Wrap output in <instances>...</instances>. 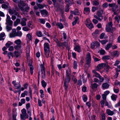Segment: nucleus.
I'll return each instance as SVG.
<instances>
[{"mask_svg":"<svg viewBox=\"0 0 120 120\" xmlns=\"http://www.w3.org/2000/svg\"><path fill=\"white\" fill-rule=\"evenodd\" d=\"M41 14L42 17H45L48 15V12L46 10H43L41 11Z\"/></svg>","mask_w":120,"mask_h":120,"instance_id":"nucleus-8","label":"nucleus"},{"mask_svg":"<svg viewBox=\"0 0 120 120\" xmlns=\"http://www.w3.org/2000/svg\"><path fill=\"white\" fill-rule=\"evenodd\" d=\"M82 98L84 102H86L88 99L87 97V95L85 94H84L82 95Z\"/></svg>","mask_w":120,"mask_h":120,"instance_id":"nucleus-28","label":"nucleus"},{"mask_svg":"<svg viewBox=\"0 0 120 120\" xmlns=\"http://www.w3.org/2000/svg\"><path fill=\"white\" fill-rule=\"evenodd\" d=\"M14 48L15 49L20 51V52H22L23 50V48L21 45H15L14 46Z\"/></svg>","mask_w":120,"mask_h":120,"instance_id":"nucleus-7","label":"nucleus"},{"mask_svg":"<svg viewBox=\"0 0 120 120\" xmlns=\"http://www.w3.org/2000/svg\"><path fill=\"white\" fill-rule=\"evenodd\" d=\"M86 60V63L85 66V67L88 68L90 65V63L91 60V56L90 53H88L87 54Z\"/></svg>","mask_w":120,"mask_h":120,"instance_id":"nucleus-4","label":"nucleus"},{"mask_svg":"<svg viewBox=\"0 0 120 120\" xmlns=\"http://www.w3.org/2000/svg\"><path fill=\"white\" fill-rule=\"evenodd\" d=\"M44 5H43L40 4H38L37 5L38 7L40 9H42L44 7Z\"/></svg>","mask_w":120,"mask_h":120,"instance_id":"nucleus-62","label":"nucleus"},{"mask_svg":"<svg viewBox=\"0 0 120 120\" xmlns=\"http://www.w3.org/2000/svg\"><path fill=\"white\" fill-rule=\"evenodd\" d=\"M45 52V54L47 58H48L49 56V50H44Z\"/></svg>","mask_w":120,"mask_h":120,"instance_id":"nucleus-29","label":"nucleus"},{"mask_svg":"<svg viewBox=\"0 0 120 120\" xmlns=\"http://www.w3.org/2000/svg\"><path fill=\"white\" fill-rule=\"evenodd\" d=\"M11 26H10L9 25H7L6 29L7 30V31H9L11 30Z\"/></svg>","mask_w":120,"mask_h":120,"instance_id":"nucleus-50","label":"nucleus"},{"mask_svg":"<svg viewBox=\"0 0 120 120\" xmlns=\"http://www.w3.org/2000/svg\"><path fill=\"white\" fill-rule=\"evenodd\" d=\"M68 83H64V87L65 89L66 90H67L68 89Z\"/></svg>","mask_w":120,"mask_h":120,"instance_id":"nucleus-54","label":"nucleus"},{"mask_svg":"<svg viewBox=\"0 0 120 120\" xmlns=\"http://www.w3.org/2000/svg\"><path fill=\"white\" fill-rule=\"evenodd\" d=\"M106 112L108 115L112 116L113 114V112L109 109H107L106 110Z\"/></svg>","mask_w":120,"mask_h":120,"instance_id":"nucleus-26","label":"nucleus"},{"mask_svg":"<svg viewBox=\"0 0 120 120\" xmlns=\"http://www.w3.org/2000/svg\"><path fill=\"white\" fill-rule=\"evenodd\" d=\"M112 22L110 21L106 25L105 30L108 32H110L112 33L113 32V29L112 27Z\"/></svg>","mask_w":120,"mask_h":120,"instance_id":"nucleus-3","label":"nucleus"},{"mask_svg":"<svg viewBox=\"0 0 120 120\" xmlns=\"http://www.w3.org/2000/svg\"><path fill=\"white\" fill-rule=\"evenodd\" d=\"M45 64L44 62H43L42 64H41L40 66V68L41 71H45Z\"/></svg>","mask_w":120,"mask_h":120,"instance_id":"nucleus-17","label":"nucleus"},{"mask_svg":"<svg viewBox=\"0 0 120 120\" xmlns=\"http://www.w3.org/2000/svg\"><path fill=\"white\" fill-rule=\"evenodd\" d=\"M41 85L42 86L45 88L46 86V83L44 80H42L41 82Z\"/></svg>","mask_w":120,"mask_h":120,"instance_id":"nucleus-41","label":"nucleus"},{"mask_svg":"<svg viewBox=\"0 0 120 120\" xmlns=\"http://www.w3.org/2000/svg\"><path fill=\"white\" fill-rule=\"evenodd\" d=\"M71 12L72 14H73L74 15H78L79 14L77 9L75 10L74 11H71Z\"/></svg>","mask_w":120,"mask_h":120,"instance_id":"nucleus-25","label":"nucleus"},{"mask_svg":"<svg viewBox=\"0 0 120 120\" xmlns=\"http://www.w3.org/2000/svg\"><path fill=\"white\" fill-rule=\"evenodd\" d=\"M41 72V74L42 78L43 79H44L46 75L45 71H42Z\"/></svg>","mask_w":120,"mask_h":120,"instance_id":"nucleus-39","label":"nucleus"},{"mask_svg":"<svg viewBox=\"0 0 120 120\" xmlns=\"http://www.w3.org/2000/svg\"><path fill=\"white\" fill-rule=\"evenodd\" d=\"M14 43L17 45H20L21 43V41L19 39H18L15 40Z\"/></svg>","mask_w":120,"mask_h":120,"instance_id":"nucleus-33","label":"nucleus"},{"mask_svg":"<svg viewBox=\"0 0 120 120\" xmlns=\"http://www.w3.org/2000/svg\"><path fill=\"white\" fill-rule=\"evenodd\" d=\"M10 38L14 37L16 36V30L15 29H13L12 32L10 34Z\"/></svg>","mask_w":120,"mask_h":120,"instance_id":"nucleus-11","label":"nucleus"},{"mask_svg":"<svg viewBox=\"0 0 120 120\" xmlns=\"http://www.w3.org/2000/svg\"><path fill=\"white\" fill-rule=\"evenodd\" d=\"M25 6V4L23 2H21L20 4H19V6L22 11H25L27 12L29 11L30 10V7L28 6H27L25 9L23 7Z\"/></svg>","mask_w":120,"mask_h":120,"instance_id":"nucleus-2","label":"nucleus"},{"mask_svg":"<svg viewBox=\"0 0 120 120\" xmlns=\"http://www.w3.org/2000/svg\"><path fill=\"white\" fill-rule=\"evenodd\" d=\"M7 56L9 59H10L11 58V56H12V57H13V54L11 52H9L7 54Z\"/></svg>","mask_w":120,"mask_h":120,"instance_id":"nucleus-51","label":"nucleus"},{"mask_svg":"<svg viewBox=\"0 0 120 120\" xmlns=\"http://www.w3.org/2000/svg\"><path fill=\"white\" fill-rule=\"evenodd\" d=\"M56 25L57 26V27L60 29H63L64 27V26L63 24L60 22H58L56 24Z\"/></svg>","mask_w":120,"mask_h":120,"instance_id":"nucleus-20","label":"nucleus"},{"mask_svg":"<svg viewBox=\"0 0 120 120\" xmlns=\"http://www.w3.org/2000/svg\"><path fill=\"white\" fill-rule=\"evenodd\" d=\"M105 104L106 106H108L109 108H110L111 107V104L109 103L107 101H105Z\"/></svg>","mask_w":120,"mask_h":120,"instance_id":"nucleus-57","label":"nucleus"},{"mask_svg":"<svg viewBox=\"0 0 120 120\" xmlns=\"http://www.w3.org/2000/svg\"><path fill=\"white\" fill-rule=\"evenodd\" d=\"M9 6V4H2L1 5V7L3 8H6Z\"/></svg>","mask_w":120,"mask_h":120,"instance_id":"nucleus-38","label":"nucleus"},{"mask_svg":"<svg viewBox=\"0 0 120 120\" xmlns=\"http://www.w3.org/2000/svg\"><path fill=\"white\" fill-rule=\"evenodd\" d=\"M110 68V66L107 65L106 66L105 68V70L106 72H108L109 71V69Z\"/></svg>","mask_w":120,"mask_h":120,"instance_id":"nucleus-55","label":"nucleus"},{"mask_svg":"<svg viewBox=\"0 0 120 120\" xmlns=\"http://www.w3.org/2000/svg\"><path fill=\"white\" fill-rule=\"evenodd\" d=\"M22 52H20L19 51H15L14 52V54L15 55V56L16 57H18L22 53Z\"/></svg>","mask_w":120,"mask_h":120,"instance_id":"nucleus-21","label":"nucleus"},{"mask_svg":"<svg viewBox=\"0 0 120 120\" xmlns=\"http://www.w3.org/2000/svg\"><path fill=\"white\" fill-rule=\"evenodd\" d=\"M44 50H49L50 46L49 44L47 43H45L44 45Z\"/></svg>","mask_w":120,"mask_h":120,"instance_id":"nucleus-13","label":"nucleus"},{"mask_svg":"<svg viewBox=\"0 0 120 120\" xmlns=\"http://www.w3.org/2000/svg\"><path fill=\"white\" fill-rule=\"evenodd\" d=\"M14 86L15 87V89H18L21 87V85L20 84V83L19 82L18 85L17 84Z\"/></svg>","mask_w":120,"mask_h":120,"instance_id":"nucleus-46","label":"nucleus"},{"mask_svg":"<svg viewBox=\"0 0 120 120\" xmlns=\"http://www.w3.org/2000/svg\"><path fill=\"white\" fill-rule=\"evenodd\" d=\"M102 120H105V116L104 113H102L101 115Z\"/></svg>","mask_w":120,"mask_h":120,"instance_id":"nucleus-64","label":"nucleus"},{"mask_svg":"<svg viewBox=\"0 0 120 120\" xmlns=\"http://www.w3.org/2000/svg\"><path fill=\"white\" fill-rule=\"evenodd\" d=\"M9 13L10 14L12 15L15 14V11L13 10L10 9L9 10Z\"/></svg>","mask_w":120,"mask_h":120,"instance_id":"nucleus-61","label":"nucleus"},{"mask_svg":"<svg viewBox=\"0 0 120 120\" xmlns=\"http://www.w3.org/2000/svg\"><path fill=\"white\" fill-rule=\"evenodd\" d=\"M103 10H99L98 12V16L95 15L94 16V17L98 20L101 21L103 18V17L102 15V14L103 13Z\"/></svg>","mask_w":120,"mask_h":120,"instance_id":"nucleus-1","label":"nucleus"},{"mask_svg":"<svg viewBox=\"0 0 120 120\" xmlns=\"http://www.w3.org/2000/svg\"><path fill=\"white\" fill-rule=\"evenodd\" d=\"M71 76L67 75L65 77L64 83H68L69 82L71 79Z\"/></svg>","mask_w":120,"mask_h":120,"instance_id":"nucleus-12","label":"nucleus"},{"mask_svg":"<svg viewBox=\"0 0 120 120\" xmlns=\"http://www.w3.org/2000/svg\"><path fill=\"white\" fill-rule=\"evenodd\" d=\"M112 46V45L111 44H108L105 46V49L106 50H108Z\"/></svg>","mask_w":120,"mask_h":120,"instance_id":"nucleus-31","label":"nucleus"},{"mask_svg":"<svg viewBox=\"0 0 120 120\" xmlns=\"http://www.w3.org/2000/svg\"><path fill=\"white\" fill-rule=\"evenodd\" d=\"M12 44H13V43H12V42L11 41H8L6 44L5 45L8 48L10 45Z\"/></svg>","mask_w":120,"mask_h":120,"instance_id":"nucleus-43","label":"nucleus"},{"mask_svg":"<svg viewBox=\"0 0 120 120\" xmlns=\"http://www.w3.org/2000/svg\"><path fill=\"white\" fill-rule=\"evenodd\" d=\"M105 51L102 49H101L100 50V54L101 55H102L104 54L105 53Z\"/></svg>","mask_w":120,"mask_h":120,"instance_id":"nucleus-56","label":"nucleus"},{"mask_svg":"<svg viewBox=\"0 0 120 120\" xmlns=\"http://www.w3.org/2000/svg\"><path fill=\"white\" fill-rule=\"evenodd\" d=\"M22 35V33L21 31H19L16 33V36L21 37Z\"/></svg>","mask_w":120,"mask_h":120,"instance_id":"nucleus-44","label":"nucleus"},{"mask_svg":"<svg viewBox=\"0 0 120 120\" xmlns=\"http://www.w3.org/2000/svg\"><path fill=\"white\" fill-rule=\"evenodd\" d=\"M109 85L107 83H104L102 85V87L104 89H107L109 87Z\"/></svg>","mask_w":120,"mask_h":120,"instance_id":"nucleus-30","label":"nucleus"},{"mask_svg":"<svg viewBox=\"0 0 120 120\" xmlns=\"http://www.w3.org/2000/svg\"><path fill=\"white\" fill-rule=\"evenodd\" d=\"M77 67V61H75L73 62V68L75 69H76Z\"/></svg>","mask_w":120,"mask_h":120,"instance_id":"nucleus-47","label":"nucleus"},{"mask_svg":"<svg viewBox=\"0 0 120 120\" xmlns=\"http://www.w3.org/2000/svg\"><path fill=\"white\" fill-rule=\"evenodd\" d=\"M99 79L100 82H102L104 80V78L101 75L98 78Z\"/></svg>","mask_w":120,"mask_h":120,"instance_id":"nucleus-63","label":"nucleus"},{"mask_svg":"<svg viewBox=\"0 0 120 120\" xmlns=\"http://www.w3.org/2000/svg\"><path fill=\"white\" fill-rule=\"evenodd\" d=\"M112 55L113 56L116 57H117L118 56L119 52L117 51H114L112 53Z\"/></svg>","mask_w":120,"mask_h":120,"instance_id":"nucleus-34","label":"nucleus"},{"mask_svg":"<svg viewBox=\"0 0 120 120\" xmlns=\"http://www.w3.org/2000/svg\"><path fill=\"white\" fill-rule=\"evenodd\" d=\"M7 17L6 19V24L7 25H9L10 26H12L13 24V21L11 20V19L9 15H7Z\"/></svg>","mask_w":120,"mask_h":120,"instance_id":"nucleus-6","label":"nucleus"},{"mask_svg":"<svg viewBox=\"0 0 120 120\" xmlns=\"http://www.w3.org/2000/svg\"><path fill=\"white\" fill-rule=\"evenodd\" d=\"M72 79L74 83H75L77 81V79L76 78V77H75L74 76H72Z\"/></svg>","mask_w":120,"mask_h":120,"instance_id":"nucleus-53","label":"nucleus"},{"mask_svg":"<svg viewBox=\"0 0 120 120\" xmlns=\"http://www.w3.org/2000/svg\"><path fill=\"white\" fill-rule=\"evenodd\" d=\"M86 26L90 29H91L94 27L93 25L91 22L89 24L86 23Z\"/></svg>","mask_w":120,"mask_h":120,"instance_id":"nucleus-35","label":"nucleus"},{"mask_svg":"<svg viewBox=\"0 0 120 120\" xmlns=\"http://www.w3.org/2000/svg\"><path fill=\"white\" fill-rule=\"evenodd\" d=\"M37 35L38 37H41L42 36V33L41 31H39L37 32Z\"/></svg>","mask_w":120,"mask_h":120,"instance_id":"nucleus-48","label":"nucleus"},{"mask_svg":"<svg viewBox=\"0 0 120 120\" xmlns=\"http://www.w3.org/2000/svg\"><path fill=\"white\" fill-rule=\"evenodd\" d=\"M109 57L108 56H104L102 57V59L103 60H109Z\"/></svg>","mask_w":120,"mask_h":120,"instance_id":"nucleus-58","label":"nucleus"},{"mask_svg":"<svg viewBox=\"0 0 120 120\" xmlns=\"http://www.w3.org/2000/svg\"><path fill=\"white\" fill-rule=\"evenodd\" d=\"M66 5H71L72 3L70 0H65V1Z\"/></svg>","mask_w":120,"mask_h":120,"instance_id":"nucleus-42","label":"nucleus"},{"mask_svg":"<svg viewBox=\"0 0 120 120\" xmlns=\"http://www.w3.org/2000/svg\"><path fill=\"white\" fill-rule=\"evenodd\" d=\"M98 86L97 84L96 83H94L91 84V88L94 91H96Z\"/></svg>","mask_w":120,"mask_h":120,"instance_id":"nucleus-16","label":"nucleus"},{"mask_svg":"<svg viewBox=\"0 0 120 120\" xmlns=\"http://www.w3.org/2000/svg\"><path fill=\"white\" fill-rule=\"evenodd\" d=\"M90 12L89 8H85L84 9V13L86 14H88Z\"/></svg>","mask_w":120,"mask_h":120,"instance_id":"nucleus-19","label":"nucleus"},{"mask_svg":"<svg viewBox=\"0 0 120 120\" xmlns=\"http://www.w3.org/2000/svg\"><path fill=\"white\" fill-rule=\"evenodd\" d=\"M93 5L97 6L99 4V2L97 1L94 0L93 2Z\"/></svg>","mask_w":120,"mask_h":120,"instance_id":"nucleus-52","label":"nucleus"},{"mask_svg":"<svg viewBox=\"0 0 120 120\" xmlns=\"http://www.w3.org/2000/svg\"><path fill=\"white\" fill-rule=\"evenodd\" d=\"M105 64L102 63L99 64L97 66V68L98 69L100 70L105 67Z\"/></svg>","mask_w":120,"mask_h":120,"instance_id":"nucleus-15","label":"nucleus"},{"mask_svg":"<svg viewBox=\"0 0 120 120\" xmlns=\"http://www.w3.org/2000/svg\"><path fill=\"white\" fill-rule=\"evenodd\" d=\"M17 113L16 112H14L12 113V120H17L16 117L17 116Z\"/></svg>","mask_w":120,"mask_h":120,"instance_id":"nucleus-22","label":"nucleus"},{"mask_svg":"<svg viewBox=\"0 0 120 120\" xmlns=\"http://www.w3.org/2000/svg\"><path fill=\"white\" fill-rule=\"evenodd\" d=\"M20 20L19 19H17L16 21H15L14 23V26H17L18 24L20 22Z\"/></svg>","mask_w":120,"mask_h":120,"instance_id":"nucleus-36","label":"nucleus"},{"mask_svg":"<svg viewBox=\"0 0 120 120\" xmlns=\"http://www.w3.org/2000/svg\"><path fill=\"white\" fill-rule=\"evenodd\" d=\"M105 100H101V107L102 108L104 107V103H105Z\"/></svg>","mask_w":120,"mask_h":120,"instance_id":"nucleus-59","label":"nucleus"},{"mask_svg":"<svg viewBox=\"0 0 120 120\" xmlns=\"http://www.w3.org/2000/svg\"><path fill=\"white\" fill-rule=\"evenodd\" d=\"M71 71L70 68H68V69L66 71V75L71 76Z\"/></svg>","mask_w":120,"mask_h":120,"instance_id":"nucleus-24","label":"nucleus"},{"mask_svg":"<svg viewBox=\"0 0 120 120\" xmlns=\"http://www.w3.org/2000/svg\"><path fill=\"white\" fill-rule=\"evenodd\" d=\"M70 5H66V9L65 11L66 12H68L69 11V7Z\"/></svg>","mask_w":120,"mask_h":120,"instance_id":"nucleus-60","label":"nucleus"},{"mask_svg":"<svg viewBox=\"0 0 120 120\" xmlns=\"http://www.w3.org/2000/svg\"><path fill=\"white\" fill-rule=\"evenodd\" d=\"M22 113L20 114L21 119H27L28 118V115H27L26 111L23 108L21 110Z\"/></svg>","mask_w":120,"mask_h":120,"instance_id":"nucleus-5","label":"nucleus"},{"mask_svg":"<svg viewBox=\"0 0 120 120\" xmlns=\"http://www.w3.org/2000/svg\"><path fill=\"white\" fill-rule=\"evenodd\" d=\"M22 30L24 31H29L30 29L27 26L24 27L22 28Z\"/></svg>","mask_w":120,"mask_h":120,"instance_id":"nucleus-49","label":"nucleus"},{"mask_svg":"<svg viewBox=\"0 0 120 120\" xmlns=\"http://www.w3.org/2000/svg\"><path fill=\"white\" fill-rule=\"evenodd\" d=\"M109 7H112V9L116 8V5L115 3L109 4H108Z\"/></svg>","mask_w":120,"mask_h":120,"instance_id":"nucleus-32","label":"nucleus"},{"mask_svg":"<svg viewBox=\"0 0 120 120\" xmlns=\"http://www.w3.org/2000/svg\"><path fill=\"white\" fill-rule=\"evenodd\" d=\"M30 47L29 45H27L26 47V55L28 56H30L29 54L30 51Z\"/></svg>","mask_w":120,"mask_h":120,"instance_id":"nucleus-14","label":"nucleus"},{"mask_svg":"<svg viewBox=\"0 0 120 120\" xmlns=\"http://www.w3.org/2000/svg\"><path fill=\"white\" fill-rule=\"evenodd\" d=\"M33 69L34 68L33 66H32L30 65V72L31 75H32L33 73Z\"/></svg>","mask_w":120,"mask_h":120,"instance_id":"nucleus-40","label":"nucleus"},{"mask_svg":"<svg viewBox=\"0 0 120 120\" xmlns=\"http://www.w3.org/2000/svg\"><path fill=\"white\" fill-rule=\"evenodd\" d=\"M74 49L78 52H80L82 51L81 46L78 45H75Z\"/></svg>","mask_w":120,"mask_h":120,"instance_id":"nucleus-9","label":"nucleus"},{"mask_svg":"<svg viewBox=\"0 0 120 120\" xmlns=\"http://www.w3.org/2000/svg\"><path fill=\"white\" fill-rule=\"evenodd\" d=\"M99 34L98 31L96 30L92 34V35L94 37L96 38Z\"/></svg>","mask_w":120,"mask_h":120,"instance_id":"nucleus-18","label":"nucleus"},{"mask_svg":"<svg viewBox=\"0 0 120 120\" xmlns=\"http://www.w3.org/2000/svg\"><path fill=\"white\" fill-rule=\"evenodd\" d=\"M38 21L39 22L43 24H45V20L42 18L39 19Z\"/></svg>","mask_w":120,"mask_h":120,"instance_id":"nucleus-37","label":"nucleus"},{"mask_svg":"<svg viewBox=\"0 0 120 120\" xmlns=\"http://www.w3.org/2000/svg\"><path fill=\"white\" fill-rule=\"evenodd\" d=\"M117 96L114 94H112L111 96V98L112 100L113 101H115L116 100Z\"/></svg>","mask_w":120,"mask_h":120,"instance_id":"nucleus-27","label":"nucleus"},{"mask_svg":"<svg viewBox=\"0 0 120 120\" xmlns=\"http://www.w3.org/2000/svg\"><path fill=\"white\" fill-rule=\"evenodd\" d=\"M92 72L94 74V76L96 77H97L98 78L101 76L100 74L98 73L95 70H93L92 71Z\"/></svg>","mask_w":120,"mask_h":120,"instance_id":"nucleus-23","label":"nucleus"},{"mask_svg":"<svg viewBox=\"0 0 120 120\" xmlns=\"http://www.w3.org/2000/svg\"><path fill=\"white\" fill-rule=\"evenodd\" d=\"M39 91L41 94V97L42 98L44 97V91L42 90L41 89Z\"/></svg>","mask_w":120,"mask_h":120,"instance_id":"nucleus-45","label":"nucleus"},{"mask_svg":"<svg viewBox=\"0 0 120 120\" xmlns=\"http://www.w3.org/2000/svg\"><path fill=\"white\" fill-rule=\"evenodd\" d=\"M27 19L26 18H23L21 19L20 24L22 26H25L26 25V21Z\"/></svg>","mask_w":120,"mask_h":120,"instance_id":"nucleus-10","label":"nucleus"}]
</instances>
